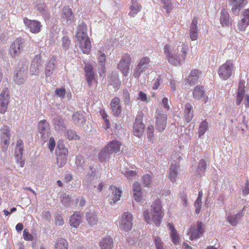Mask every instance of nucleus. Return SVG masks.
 Returning a JSON list of instances; mask_svg holds the SVG:
<instances>
[{
  "label": "nucleus",
  "mask_w": 249,
  "mask_h": 249,
  "mask_svg": "<svg viewBox=\"0 0 249 249\" xmlns=\"http://www.w3.org/2000/svg\"><path fill=\"white\" fill-rule=\"evenodd\" d=\"M122 143L117 140H114L109 142L103 148L99 154V159L101 162L106 161L109 159V155L117 153L120 151Z\"/></svg>",
  "instance_id": "nucleus-1"
},
{
  "label": "nucleus",
  "mask_w": 249,
  "mask_h": 249,
  "mask_svg": "<svg viewBox=\"0 0 249 249\" xmlns=\"http://www.w3.org/2000/svg\"><path fill=\"white\" fill-rule=\"evenodd\" d=\"M167 226L170 231V236L172 242L174 244H177L179 243V237L174 227V224L172 223H168Z\"/></svg>",
  "instance_id": "nucleus-33"
},
{
  "label": "nucleus",
  "mask_w": 249,
  "mask_h": 249,
  "mask_svg": "<svg viewBox=\"0 0 249 249\" xmlns=\"http://www.w3.org/2000/svg\"><path fill=\"white\" fill-rule=\"evenodd\" d=\"M155 127L159 132H162L166 127L167 115L161 109L156 111Z\"/></svg>",
  "instance_id": "nucleus-5"
},
{
  "label": "nucleus",
  "mask_w": 249,
  "mask_h": 249,
  "mask_svg": "<svg viewBox=\"0 0 249 249\" xmlns=\"http://www.w3.org/2000/svg\"><path fill=\"white\" fill-rule=\"evenodd\" d=\"M86 79L89 86L92 84V81L94 80V71L93 66L89 64H87L84 67Z\"/></svg>",
  "instance_id": "nucleus-22"
},
{
  "label": "nucleus",
  "mask_w": 249,
  "mask_h": 249,
  "mask_svg": "<svg viewBox=\"0 0 249 249\" xmlns=\"http://www.w3.org/2000/svg\"><path fill=\"white\" fill-rule=\"evenodd\" d=\"M62 46L65 49H68L70 45V40L67 36H64L62 39Z\"/></svg>",
  "instance_id": "nucleus-63"
},
{
  "label": "nucleus",
  "mask_w": 249,
  "mask_h": 249,
  "mask_svg": "<svg viewBox=\"0 0 249 249\" xmlns=\"http://www.w3.org/2000/svg\"><path fill=\"white\" fill-rule=\"evenodd\" d=\"M62 18L67 24L71 23L73 18L72 9L69 6L64 7L62 9Z\"/></svg>",
  "instance_id": "nucleus-27"
},
{
  "label": "nucleus",
  "mask_w": 249,
  "mask_h": 249,
  "mask_svg": "<svg viewBox=\"0 0 249 249\" xmlns=\"http://www.w3.org/2000/svg\"><path fill=\"white\" fill-rule=\"evenodd\" d=\"M82 221V213L80 212H75L70 218V224L73 228H77Z\"/></svg>",
  "instance_id": "nucleus-29"
},
{
  "label": "nucleus",
  "mask_w": 249,
  "mask_h": 249,
  "mask_svg": "<svg viewBox=\"0 0 249 249\" xmlns=\"http://www.w3.org/2000/svg\"><path fill=\"white\" fill-rule=\"evenodd\" d=\"M245 87L243 82H240L236 95L244 97L245 95Z\"/></svg>",
  "instance_id": "nucleus-53"
},
{
  "label": "nucleus",
  "mask_w": 249,
  "mask_h": 249,
  "mask_svg": "<svg viewBox=\"0 0 249 249\" xmlns=\"http://www.w3.org/2000/svg\"><path fill=\"white\" fill-rule=\"evenodd\" d=\"M151 211L163 212L162 209L161 202L159 198L156 199L151 205Z\"/></svg>",
  "instance_id": "nucleus-44"
},
{
  "label": "nucleus",
  "mask_w": 249,
  "mask_h": 249,
  "mask_svg": "<svg viewBox=\"0 0 249 249\" xmlns=\"http://www.w3.org/2000/svg\"><path fill=\"white\" fill-rule=\"evenodd\" d=\"M49 124L46 120H41L38 122V131L40 134L41 139L44 141L49 136Z\"/></svg>",
  "instance_id": "nucleus-16"
},
{
  "label": "nucleus",
  "mask_w": 249,
  "mask_h": 249,
  "mask_svg": "<svg viewBox=\"0 0 249 249\" xmlns=\"http://www.w3.org/2000/svg\"><path fill=\"white\" fill-rule=\"evenodd\" d=\"M1 138L3 142L1 148L3 151H6L10 139V128L7 125H3L1 128Z\"/></svg>",
  "instance_id": "nucleus-14"
},
{
  "label": "nucleus",
  "mask_w": 249,
  "mask_h": 249,
  "mask_svg": "<svg viewBox=\"0 0 249 249\" xmlns=\"http://www.w3.org/2000/svg\"><path fill=\"white\" fill-rule=\"evenodd\" d=\"M66 136L70 140H77L79 139L78 136L76 132L72 130H67L66 132Z\"/></svg>",
  "instance_id": "nucleus-48"
},
{
  "label": "nucleus",
  "mask_w": 249,
  "mask_h": 249,
  "mask_svg": "<svg viewBox=\"0 0 249 249\" xmlns=\"http://www.w3.org/2000/svg\"><path fill=\"white\" fill-rule=\"evenodd\" d=\"M201 72L198 70H193L188 76L187 81L190 84H195L198 80Z\"/></svg>",
  "instance_id": "nucleus-35"
},
{
  "label": "nucleus",
  "mask_w": 249,
  "mask_h": 249,
  "mask_svg": "<svg viewBox=\"0 0 249 249\" xmlns=\"http://www.w3.org/2000/svg\"><path fill=\"white\" fill-rule=\"evenodd\" d=\"M242 215L240 213L237 214L235 216H229L228 217V221L232 225H234L237 223V218H240Z\"/></svg>",
  "instance_id": "nucleus-56"
},
{
  "label": "nucleus",
  "mask_w": 249,
  "mask_h": 249,
  "mask_svg": "<svg viewBox=\"0 0 249 249\" xmlns=\"http://www.w3.org/2000/svg\"><path fill=\"white\" fill-rule=\"evenodd\" d=\"M56 156L66 157L68 155V151L67 148L65 146L62 142H59L56 149Z\"/></svg>",
  "instance_id": "nucleus-38"
},
{
  "label": "nucleus",
  "mask_w": 249,
  "mask_h": 249,
  "mask_svg": "<svg viewBox=\"0 0 249 249\" xmlns=\"http://www.w3.org/2000/svg\"><path fill=\"white\" fill-rule=\"evenodd\" d=\"M57 157V164L59 167H61L63 166L67 161V157H62V156H56Z\"/></svg>",
  "instance_id": "nucleus-52"
},
{
  "label": "nucleus",
  "mask_w": 249,
  "mask_h": 249,
  "mask_svg": "<svg viewBox=\"0 0 249 249\" xmlns=\"http://www.w3.org/2000/svg\"><path fill=\"white\" fill-rule=\"evenodd\" d=\"M150 62V59L147 56L141 58L134 71V76L135 77H139L141 73L145 71L147 66L149 65Z\"/></svg>",
  "instance_id": "nucleus-13"
},
{
  "label": "nucleus",
  "mask_w": 249,
  "mask_h": 249,
  "mask_svg": "<svg viewBox=\"0 0 249 249\" xmlns=\"http://www.w3.org/2000/svg\"><path fill=\"white\" fill-rule=\"evenodd\" d=\"M87 27L86 24L83 23L79 25L75 35V38H78V36H88L87 35Z\"/></svg>",
  "instance_id": "nucleus-41"
},
{
  "label": "nucleus",
  "mask_w": 249,
  "mask_h": 249,
  "mask_svg": "<svg viewBox=\"0 0 249 249\" xmlns=\"http://www.w3.org/2000/svg\"><path fill=\"white\" fill-rule=\"evenodd\" d=\"M113 246V240L109 236L102 239L100 242L101 249H111Z\"/></svg>",
  "instance_id": "nucleus-36"
},
{
  "label": "nucleus",
  "mask_w": 249,
  "mask_h": 249,
  "mask_svg": "<svg viewBox=\"0 0 249 249\" xmlns=\"http://www.w3.org/2000/svg\"><path fill=\"white\" fill-rule=\"evenodd\" d=\"M138 99L142 101L148 103L149 101V99L148 98L147 95L142 92L140 91L139 93V97Z\"/></svg>",
  "instance_id": "nucleus-59"
},
{
  "label": "nucleus",
  "mask_w": 249,
  "mask_h": 249,
  "mask_svg": "<svg viewBox=\"0 0 249 249\" xmlns=\"http://www.w3.org/2000/svg\"><path fill=\"white\" fill-rule=\"evenodd\" d=\"M247 4L246 0H229V4L231 6V12L236 15Z\"/></svg>",
  "instance_id": "nucleus-20"
},
{
  "label": "nucleus",
  "mask_w": 249,
  "mask_h": 249,
  "mask_svg": "<svg viewBox=\"0 0 249 249\" xmlns=\"http://www.w3.org/2000/svg\"><path fill=\"white\" fill-rule=\"evenodd\" d=\"M198 18L194 17L191 21L189 30L190 37L192 41L196 40L198 38V29L197 26Z\"/></svg>",
  "instance_id": "nucleus-19"
},
{
  "label": "nucleus",
  "mask_w": 249,
  "mask_h": 249,
  "mask_svg": "<svg viewBox=\"0 0 249 249\" xmlns=\"http://www.w3.org/2000/svg\"><path fill=\"white\" fill-rule=\"evenodd\" d=\"M178 166L176 165H171L170 168V173L168 178L171 181L174 182L178 175Z\"/></svg>",
  "instance_id": "nucleus-42"
},
{
  "label": "nucleus",
  "mask_w": 249,
  "mask_h": 249,
  "mask_svg": "<svg viewBox=\"0 0 249 249\" xmlns=\"http://www.w3.org/2000/svg\"><path fill=\"white\" fill-rule=\"evenodd\" d=\"M53 122L55 127L57 126L58 128H60V127L63 126V120L60 117H55L54 118Z\"/></svg>",
  "instance_id": "nucleus-58"
},
{
  "label": "nucleus",
  "mask_w": 249,
  "mask_h": 249,
  "mask_svg": "<svg viewBox=\"0 0 249 249\" xmlns=\"http://www.w3.org/2000/svg\"><path fill=\"white\" fill-rule=\"evenodd\" d=\"M131 60L130 55L125 53L122 55L119 63L117 65L118 69L123 73L124 76H126L128 73Z\"/></svg>",
  "instance_id": "nucleus-6"
},
{
  "label": "nucleus",
  "mask_w": 249,
  "mask_h": 249,
  "mask_svg": "<svg viewBox=\"0 0 249 249\" xmlns=\"http://www.w3.org/2000/svg\"><path fill=\"white\" fill-rule=\"evenodd\" d=\"M155 243L156 249H164L163 248V243L159 237L155 238Z\"/></svg>",
  "instance_id": "nucleus-60"
},
{
  "label": "nucleus",
  "mask_w": 249,
  "mask_h": 249,
  "mask_svg": "<svg viewBox=\"0 0 249 249\" xmlns=\"http://www.w3.org/2000/svg\"><path fill=\"white\" fill-rule=\"evenodd\" d=\"M162 3L164 5V8L165 9L168 13L172 8V3L171 0H161Z\"/></svg>",
  "instance_id": "nucleus-50"
},
{
  "label": "nucleus",
  "mask_w": 249,
  "mask_h": 249,
  "mask_svg": "<svg viewBox=\"0 0 249 249\" xmlns=\"http://www.w3.org/2000/svg\"><path fill=\"white\" fill-rule=\"evenodd\" d=\"M27 71L24 68H21L14 77L15 83L18 85H22L24 83L26 78Z\"/></svg>",
  "instance_id": "nucleus-30"
},
{
  "label": "nucleus",
  "mask_w": 249,
  "mask_h": 249,
  "mask_svg": "<svg viewBox=\"0 0 249 249\" xmlns=\"http://www.w3.org/2000/svg\"><path fill=\"white\" fill-rule=\"evenodd\" d=\"M55 93L60 98H63L65 96L66 90L64 88L56 89L55 90Z\"/></svg>",
  "instance_id": "nucleus-55"
},
{
  "label": "nucleus",
  "mask_w": 249,
  "mask_h": 249,
  "mask_svg": "<svg viewBox=\"0 0 249 249\" xmlns=\"http://www.w3.org/2000/svg\"><path fill=\"white\" fill-rule=\"evenodd\" d=\"M23 236L24 239L27 241H32L34 239L33 235L30 233L26 229H24L23 231Z\"/></svg>",
  "instance_id": "nucleus-57"
},
{
  "label": "nucleus",
  "mask_w": 249,
  "mask_h": 249,
  "mask_svg": "<svg viewBox=\"0 0 249 249\" xmlns=\"http://www.w3.org/2000/svg\"><path fill=\"white\" fill-rule=\"evenodd\" d=\"M41 65L40 55H36L31 65L30 71L32 74H36L39 72V67Z\"/></svg>",
  "instance_id": "nucleus-32"
},
{
  "label": "nucleus",
  "mask_w": 249,
  "mask_h": 249,
  "mask_svg": "<svg viewBox=\"0 0 249 249\" xmlns=\"http://www.w3.org/2000/svg\"><path fill=\"white\" fill-rule=\"evenodd\" d=\"M97 59L102 67V70L99 73L101 76L105 72V63L106 61V55L104 53L103 49H100L98 51L97 54Z\"/></svg>",
  "instance_id": "nucleus-25"
},
{
  "label": "nucleus",
  "mask_w": 249,
  "mask_h": 249,
  "mask_svg": "<svg viewBox=\"0 0 249 249\" xmlns=\"http://www.w3.org/2000/svg\"><path fill=\"white\" fill-rule=\"evenodd\" d=\"M56 62V57L54 56H52L45 69V73L47 76H50L52 73V71L55 69Z\"/></svg>",
  "instance_id": "nucleus-37"
},
{
  "label": "nucleus",
  "mask_w": 249,
  "mask_h": 249,
  "mask_svg": "<svg viewBox=\"0 0 249 249\" xmlns=\"http://www.w3.org/2000/svg\"><path fill=\"white\" fill-rule=\"evenodd\" d=\"M23 22L26 27L33 34L38 33L40 31L42 25L36 20H31L27 18H23Z\"/></svg>",
  "instance_id": "nucleus-10"
},
{
  "label": "nucleus",
  "mask_w": 249,
  "mask_h": 249,
  "mask_svg": "<svg viewBox=\"0 0 249 249\" xmlns=\"http://www.w3.org/2000/svg\"><path fill=\"white\" fill-rule=\"evenodd\" d=\"M138 115L133 124V132L135 136L140 137L143 133L145 125L142 123V113Z\"/></svg>",
  "instance_id": "nucleus-8"
},
{
  "label": "nucleus",
  "mask_w": 249,
  "mask_h": 249,
  "mask_svg": "<svg viewBox=\"0 0 249 249\" xmlns=\"http://www.w3.org/2000/svg\"><path fill=\"white\" fill-rule=\"evenodd\" d=\"M23 151V142L21 140H18L17 142L15 152V158L17 163L19 164L20 167L24 165V161L22 159Z\"/></svg>",
  "instance_id": "nucleus-12"
},
{
  "label": "nucleus",
  "mask_w": 249,
  "mask_h": 249,
  "mask_svg": "<svg viewBox=\"0 0 249 249\" xmlns=\"http://www.w3.org/2000/svg\"><path fill=\"white\" fill-rule=\"evenodd\" d=\"M164 53L169 62L173 65H176L180 62V59L178 55L174 54L170 51V47L168 44H166L163 48Z\"/></svg>",
  "instance_id": "nucleus-15"
},
{
  "label": "nucleus",
  "mask_w": 249,
  "mask_h": 249,
  "mask_svg": "<svg viewBox=\"0 0 249 249\" xmlns=\"http://www.w3.org/2000/svg\"><path fill=\"white\" fill-rule=\"evenodd\" d=\"M77 44L82 53L89 54L91 51V43L88 36H80L75 38Z\"/></svg>",
  "instance_id": "nucleus-7"
},
{
  "label": "nucleus",
  "mask_w": 249,
  "mask_h": 249,
  "mask_svg": "<svg viewBox=\"0 0 249 249\" xmlns=\"http://www.w3.org/2000/svg\"><path fill=\"white\" fill-rule=\"evenodd\" d=\"M164 216L163 212H150V214L148 210L143 212L144 220L147 224H150L152 220L156 226H159Z\"/></svg>",
  "instance_id": "nucleus-3"
},
{
  "label": "nucleus",
  "mask_w": 249,
  "mask_h": 249,
  "mask_svg": "<svg viewBox=\"0 0 249 249\" xmlns=\"http://www.w3.org/2000/svg\"><path fill=\"white\" fill-rule=\"evenodd\" d=\"M249 25V21L242 18L241 21L238 23V29L240 31L243 32L245 31L246 28Z\"/></svg>",
  "instance_id": "nucleus-46"
},
{
  "label": "nucleus",
  "mask_w": 249,
  "mask_h": 249,
  "mask_svg": "<svg viewBox=\"0 0 249 249\" xmlns=\"http://www.w3.org/2000/svg\"><path fill=\"white\" fill-rule=\"evenodd\" d=\"M142 182L144 187L149 186L152 182V177L149 175H145L142 177Z\"/></svg>",
  "instance_id": "nucleus-47"
},
{
  "label": "nucleus",
  "mask_w": 249,
  "mask_h": 249,
  "mask_svg": "<svg viewBox=\"0 0 249 249\" xmlns=\"http://www.w3.org/2000/svg\"><path fill=\"white\" fill-rule=\"evenodd\" d=\"M208 123L206 120H203L199 126L198 130V135L199 137L202 136L208 130Z\"/></svg>",
  "instance_id": "nucleus-43"
},
{
  "label": "nucleus",
  "mask_w": 249,
  "mask_h": 249,
  "mask_svg": "<svg viewBox=\"0 0 249 249\" xmlns=\"http://www.w3.org/2000/svg\"><path fill=\"white\" fill-rule=\"evenodd\" d=\"M234 69L235 67L233 61L228 60L219 67L218 70V75L221 79L226 80L234 73Z\"/></svg>",
  "instance_id": "nucleus-2"
},
{
  "label": "nucleus",
  "mask_w": 249,
  "mask_h": 249,
  "mask_svg": "<svg viewBox=\"0 0 249 249\" xmlns=\"http://www.w3.org/2000/svg\"><path fill=\"white\" fill-rule=\"evenodd\" d=\"M204 230L202 228V223L201 222H197L196 225L190 228L188 232V235L190 236V239L191 240H196L200 238L203 234Z\"/></svg>",
  "instance_id": "nucleus-9"
},
{
  "label": "nucleus",
  "mask_w": 249,
  "mask_h": 249,
  "mask_svg": "<svg viewBox=\"0 0 249 249\" xmlns=\"http://www.w3.org/2000/svg\"><path fill=\"white\" fill-rule=\"evenodd\" d=\"M207 167L206 161L204 159H201L198 163L197 169L199 171L204 172Z\"/></svg>",
  "instance_id": "nucleus-54"
},
{
  "label": "nucleus",
  "mask_w": 249,
  "mask_h": 249,
  "mask_svg": "<svg viewBox=\"0 0 249 249\" xmlns=\"http://www.w3.org/2000/svg\"><path fill=\"white\" fill-rule=\"evenodd\" d=\"M193 97L197 100L202 99L205 104L208 101V97L205 94L204 88L201 86H197L194 88L193 90Z\"/></svg>",
  "instance_id": "nucleus-17"
},
{
  "label": "nucleus",
  "mask_w": 249,
  "mask_h": 249,
  "mask_svg": "<svg viewBox=\"0 0 249 249\" xmlns=\"http://www.w3.org/2000/svg\"><path fill=\"white\" fill-rule=\"evenodd\" d=\"M188 51V48L187 47V45L185 44H183L181 46V58H182V59L183 61L185 60Z\"/></svg>",
  "instance_id": "nucleus-51"
},
{
  "label": "nucleus",
  "mask_w": 249,
  "mask_h": 249,
  "mask_svg": "<svg viewBox=\"0 0 249 249\" xmlns=\"http://www.w3.org/2000/svg\"><path fill=\"white\" fill-rule=\"evenodd\" d=\"M142 8L141 4L137 0H132L129 8V12L128 15L131 17H135L141 11Z\"/></svg>",
  "instance_id": "nucleus-24"
},
{
  "label": "nucleus",
  "mask_w": 249,
  "mask_h": 249,
  "mask_svg": "<svg viewBox=\"0 0 249 249\" xmlns=\"http://www.w3.org/2000/svg\"><path fill=\"white\" fill-rule=\"evenodd\" d=\"M242 193L244 196H246L249 194V179L246 180L245 186L242 190Z\"/></svg>",
  "instance_id": "nucleus-64"
},
{
  "label": "nucleus",
  "mask_w": 249,
  "mask_h": 249,
  "mask_svg": "<svg viewBox=\"0 0 249 249\" xmlns=\"http://www.w3.org/2000/svg\"><path fill=\"white\" fill-rule=\"evenodd\" d=\"M220 22L223 27H229L231 25L232 19L228 11L225 9L221 10Z\"/></svg>",
  "instance_id": "nucleus-21"
},
{
  "label": "nucleus",
  "mask_w": 249,
  "mask_h": 249,
  "mask_svg": "<svg viewBox=\"0 0 249 249\" xmlns=\"http://www.w3.org/2000/svg\"><path fill=\"white\" fill-rule=\"evenodd\" d=\"M132 192L134 200L140 202L142 199V189L139 183L136 182L133 184Z\"/></svg>",
  "instance_id": "nucleus-28"
},
{
  "label": "nucleus",
  "mask_w": 249,
  "mask_h": 249,
  "mask_svg": "<svg viewBox=\"0 0 249 249\" xmlns=\"http://www.w3.org/2000/svg\"><path fill=\"white\" fill-rule=\"evenodd\" d=\"M86 220L91 226L96 225L98 222L96 213L94 212L88 213L86 214Z\"/></svg>",
  "instance_id": "nucleus-39"
},
{
  "label": "nucleus",
  "mask_w": 249,
  "mask_h": 249,
  "mask_svg": "<svg viewBox=\"0 0 249 249\" xmlns=\"http://www.w3.org/2000/svg\"><path fill=\"white\" fill-rule=\"evenodd\" d=\"M34 7L40 15H44L47 12V6L43 0H36L34 3Z\"/></svg>",
  "instance_id": "nucleus-34"
},
{
  "label": "nucleus",
  "mask_w": 249,
  "mask_h": 249,
  "mask_svg": "<svg viewBox=\"0 0 249 249\" xmlns=\"http://www.w3.org/2000/svg\"><path fill=\"white\" fill-rule=\"evenodd\" d=\"M22 44V39L21 38H17L11 44L9 51L10 54L13 57H15L20 53Z\"/></svg>",
  "instance_id": "nucleus-18"
},
{
  "label": "nucleus",
  "mask_w": 249,
  "mask_h": 249,
  "mask_svg": "<svg viewBox=\"0 0 249 249\" xmlns=\"http://www.w3.org/2000/svg\"><path fill=\"white\" fill-rule=\"evenodd\" d=\"M110 108L114 116H118L120 115L122 108L119 98L114 97L112 99L110 103Z\"/></svg>",
  "instance_id": "nucleus-23"
},
{
  "label": "nucleus",
  "mask_w": 249,
  "mask_h": 249,
  "mask_svg": "<svg viewBox=\"0 0 249 249\" xmlns=\"http://www.w3.org/2000/svg\"><path fill=\"white\" fill-rule=\"evenodd\" d=\"M154 127L153 125H150L148 126L147 128V136L148 140L149 141H151L154 138Z\"/></svg>",
  "instance_id": "nucleus-49"
},
{
  "label": "nucleus",
  "mask_w": 249,
  "mask_h": 249,
  "mask_svg": "<svg viewBox=\"0 0 249 249\" xmlns=\"http://www.w3.org/2000/svg\"><path fill=\"white\" fill-rule=\"evenodd\" d=\"M9 100V91L7 88L3 89L0 94V112L4 113L7 109Z\"/></svg>",
  "instance_id": "nucleus-11"
},
{
  "label": "nucleus",
  "mask_w": 249,
  "mask_h": 249,
  "mask_svg": "<svg viewBox=\"0 0 249 249\" xmlns=\"http://www.w3.org/2000/svg\"><path fill=\"white\" fill-rule=\"evenodd\" d=\"M133 217L130 213H124L119 219L120 229L124 231H127L132 228Z\"/></svg>",
  "instance_id": "nucleus-4"
},
{
  "label": "nucleus",
  "mask_w": 249,
  "mask_h": 249,
  "mask_svg": "<svg viewBox=\"0 0 249 249\" xmlns=\"http://www.w3.org/2000/svg\"><path fill=\"white\" fill-rule=\"evenodd\" d=\"M68 243L63 238H61L57 241L55 245V249H68Z\"/></svg>",
  "instance_id": "nucleus-45"
},
{
  "label": "nucleus",
  "mask_w": 249,
  "mask_h": 249,
  "mask_svg": "<svg viewBox=\"0 0 249 249\" xmlns=\"http://www.w3.org/2000/svg\"><path fill=\"white\" fill-rule=\"evenodd\" d=\"M112 194V198L110 201L111 205L115 204L117 201L120 199L122 194V191L115 186H111L109 188Z\"/></svg>",
  "instance_id": "nucleus-31"
},
{
  "label": "nucleus",
  "mask_w": 249,
  "mask_h": 249,
  "mask_svg": "<svg viewBox=\"0 0 249 249\" xmlns=\"http://www.w3.org/2000/svg\"><path fill=\"white\" fill-rule=\"evenodd\" d=\"M72 120L75 124L79 125L83 124L86 120L83 114L77 112L73 114Z\"/></svg>",
  "instance_id": "nucleus-40"
},
{
  "label": "nucleus",
  "mask_w": 249,
  "mask_h": 249,
  "mask_svg": "<svg viewBox=\"0 0 249 249\" xmlns=\"http://www.w3.org/2000/svg\"><path fill=\"white\" fill-rule=\"evenodd\" d=\"M48 146L51 152L53 151L55 146V142L53 138L51 137L50 138L48 143Z\"/></svg>",
  "instance_id": "nucleus-62"
},
{
  "label": "nucleus",
  "mask_w": 249,
  "mask_h": 249,
  "mask_svg": "<svg viewBox=\"0 0 249 249\" xmlns=\"http://www.w3.org/2000/svg\"><path fill=\"white\" fill-rule=\"evenodd\" d=\"M55 224L56 225L62 226L64 224V220L63 217L59 214L55 215Z\"/></svg>",
  "instance_id": "nucleus-61"
},
{
  "label": "nucleus",
  "mask_w": 249,
  "mask_h": 249,
  "mask_svg": "<svg viewBox=\"0 0 249 249\" xmlns=\"http://www.w3.org/2000/svg\"><path fill=\"white\" fill-rule=\"evenodd\" d=\"M193 106L190 103H186L185 105L183 111L184 118L187 123H189L192 120L194 114Z\"/></svg>",
  "instance_id": "nucleus-26"
}]
</instances>
